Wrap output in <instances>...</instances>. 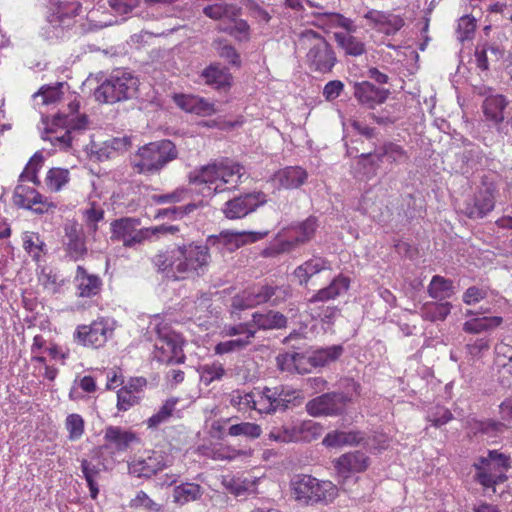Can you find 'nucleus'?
I'll return each mask as SVG.
<instances>
[{"label":"nucleus","mask_w":512,"mask_h":512,"mask_svg":"<svg viewBox=\"0 0 512 512\" xmlns=\"http://www.w3.org/2000/svg\"><path fill=\"white\" fill-rule=\"evenodd\" d=\"M12 200L13 204L21 209H30L29 205L31 203H40L42 201L40 192L23 184H18L15 187Z\"/></svg>","instance_id":"c756f323"},{"label":"nucleus","mask_w":512,"mask_h":512,"mask_svg":"<svg viewBox=\"0 0 512 512\" xmlns=\"http://www.w3.org/2000/svg\"><path fill=\"white\" fill-rule=\"evenodd\" d=\"M292 295V290L289 285H272L271 292V305L278 306L285 302Z\"/></svg>","instance_id":"774afa93"},{"label":"nucleus","mask_w":512,"mask_h":512,"mask_svg":"<svg viewBox=\"0 0 512 512\" xmlns=\"http://www.w3.org/2000/svg\"><path fill=\"white\" fill-rule=\"evenodd\" d=\"M139 79L130 72L114 71L95 90V100L115 104L138 97Z\"/></svg>","instance_id":"7ed1b4c3"},{"label":"nucleus","mask_w":512,"mask_h":512,"mask_svg":"<svg viewBox=\"0 0 512 512\" xmlns=\"http://www.w3.org/2000/svg\"><path fill=\"white\" fill-rule=\"evenodd\" d=\"M104 440L107 442L106 445H114L117 451H125L136 440V435L119 426H108L105 429Z\"/></svg>","instance_id":"393cba45"},{"label":"nucleus","mask_w":512,"mask_h":512,"mask_svg":"<svg viewBox=\"0 0 512 512\" xmlns=\"http://www.w3.org/2000/svg\"><path fill=\"white\" fill-rule=\"evenodd\" d=\"M140 225V219L124 217L111 223V239L124 242V239L133 234Z\"/></svg>","instance_id":"7c9ffc66"},{"label":"nucleus","mask_w":512,"mask_h":512,"mask_svg":"<svg viewBox=\"0 0 512 512\" xmlns=\"http://www.w3.org/2000/svg\"><path fill=\"white\" fill-rule=\"evenodd\" d=\"M130 506L133 508L143 507L149 512H162V506L153 501L144 491H139Z\"/></svg>","instance_id":"bf43d9fd"},{"label":"nucleus","mask_w":512,"mask_h":512,"mask_svg":"<svg viewBox=\"0 0 512 512\" xmlns=\"http://www.w3.org/2000/svg\"><path fill=\"white\" fill-rule=\"evenodd\" d=\"M329 414L338 416L344 414L352 402L351 396L343 392H328Z\"/></svg>","instance_id":"ea45409f"},{"label":"nucleus","mask_w":512,"mask_h":512,"mask_svg":"<svg viewBox=\"0 0 512 512\" xmlns=\"http://www.w3.org/2000/svg\"><path fill=\"white\" fill-rule=\"evenodd\" d=\"M220 178V173L215 169V165L211 162L207 165L201 166L199 169H195L188 175L190 184L202 185V184H213Z\"/></svg>","instance_id":"f704fd0d"},{"label":"nucleus","mask_w":512,"mask_h":512,"mask_svg":"<svg viewBox=\"0 0 512 512\" xmlns=\"http://www.w3.org/2000/svg\"><path fill=\"white\" fill-rule=\"evenodd\" d=\"M233 25L222 29L225 33L239 41H248L250 38V26L244 19L233 18Z\"/></svg>","instance_id":"5fc2aeb1"},{"label":"nucleus","mask_w":512,"mask_h":512,"mask_svg":"<svg viewBox=\"0 0 512 512\" xmlns=\"http://www.w3.org/2000/svg\"><path fill=\"white\" fill-rule=\"evenodd\" d=\"M69 181V170L59 167L49 169L45 178L46 186L52 192L60 191Z\"/></svg>","instance_id":"58836bf2"},{"label":"nucleus","mask_w":512,"mask_h":512,"mask_svg":"<svg viewBox=\"0 0 512 512\" xmlns=\"http://www.w3.org/2000/svg\"><path fill=\"white\" fill-rule=\"evenodd\" d=\"M268 234V231L254 232V231H232L223 230L218 235H209L205 243L208 248L216 247L219 250L226 249L230 252L235 251L247 243H254Z\"/></svg>","instance_id":"9d476101"},{"label":"nucleus","mask_w":512,"mask_h":512,"mask_svg":"<svg viewBox=\"0 0 512 512\" xmlns=\"http://www.w3.org/2000/svg\"><path fill=\"white\" fill-rule=\"evenodd\" d=\"M349 285L350 279L348 277H337L330 283L329 286L322 288L317 293H315L309 299V302H325L330 299H333L336 296L341 295L343 292H346L349 288Z\"/></svg>","instance_id":"cd10ccee"},{"label":"nucleus","mask_w":512,"mask_h":512,"mask_svg":"<svg viewBox=\"0 0 512 512\" xmlns=\"http://www.w3.org/2000/svg\"><path fill=\"white\" fill-rule=\"evenodd\" d=\"M65 85L64 82H57L53 85H43L40 89L33 94V98H37L38 96L42 97V104L50 105L54 104L63 96L62 88Z\"/></svg>","instance_id":"a19ab883"},{"label":"nucleus","mask_w":512,"mask_h":512,"mask_svg":"<svg viewBox=\"0 0 512 512\" xmlns=\"http://www.w3.org/2000/svg\"><path fill=\"white\" fill-rule=\"evenodd\" d=\"M244 174V166L240 163H234L232 166L229 167V169L220 173L219 180H221V185L215 186V188L213 189V194L215 195L218 193H222L226 190H230L229 188L224 187V185L227 184L229 182V178L234 175H236L238 178L236 181V185L234 186L235 188L238 185V183H242V177L244 176Z\"/></svg>","instance_id":"49530a36"},{"label":"nucleus","mask_w":512,"mask_h":512,"mask_svg":"<svg viewBox=\"0 0 512 512\" xmlns=\"http://www.w3.org/2000/svg\"><path fill=\"white\" fill-rule=\"evenodd\" d=\"M307 178V171L300 166H287L274 175V179L285 189H297L306 182Z\"/></svg>","instance_id":"5701e85b"},{"label":"nucleus","mask_w":512,"mask_h":512,"mask_svg":"<svg viewBox=\"0 0 512 512\" xmlns=\"http://www.w3.org/2000/svg\"><path fill=\"white\" fill-rule=\"evenodd\" d=\"M151 261L166 279L182 281L204 276L211 263V254L206 243L183 241L158 251Z\"/></svg>","instance_id":"f257e3e1"},{"label":"nucleus","mask_w":512,"mask_h":512,"mask_svg":"<svg viewBox=\"0 0 512 512\" xmlns=\"http://www.w3.org/2000/svg\"><path fill=\"white\" fill-rule=\"evenodd\" d=\"M322 444L331 449H339L352 444V432L332 431L326 434Z\"/></svg>","instance_id":"8fccbe9b"},{"label":"nucleus","mask_w":512,"mask_h":512,"mask_svg":"<svg viewBox=\"0 0 512 512\" xmlns=\"http://www.w3.org/2000/svg\"><path fill=\"white\" fill-rule=\"evenodd\" d=\"M242 3L252 17L265 23L271 20L269 12L262 8L256 0H243Z\"/></svg>","instance_id":"e2e57ef3"},{"label":"nucleus","mask_w":512,"mask_h":512,"mask_svg":"<svg viewBox=\"0 0 512 512\" xmlns=\"http://www.w3.org/2000/svg\"><path fill=\"white\" fill-rule=\"evenodd\" d=\"M200 379L205 385L211 384L213 381L221 380L225 375L223 365L217 361L210 364L201 365L198 369Z\"/></svg>","instance_id":"c03bdc74"},{"label":"nucleus","mask_w":512,"mask_h":512,"mask_svg":"<svg viewBox=\"0 0 512 512\" xmlns=\"http://www.w3.org/2000/svg\"><path fill=\"white\" fill-rule=\"evenodd\" d=\"M178 150L170 139H160L138 148L133 167L144 175L159 174L170 162L178 158Z\"/></svg>","instance_id":"f03ea898"},{"label":"nucleus","mask_w":512,"mask_h":512,"mask_svg":"<svg viewBox=\"0 0 512 512\" xmlns=\"http://www.w3.org/2000/svg\"><path fill=\"white\" fill-rule=\"evenodd\" d=\"M252 322L261 330L282 329L287 326V317L279 311L254 312Z\"/></svg>","instance_id":"a878e982"},{"label":"nucleus","mask_w":512,"mask_h":512,"mask_svg":"<svg viewBox=\"0 0 512 512\" xmlns=\"http://www.w3.org/2000/svg\"><path fill=\"white\" fill-rule=\"evenodd\" d=\"M272 285L257 284L242 291L232 299V307L236 310H245L261 304H271Z\"/></svg>","instance_id":"2eb2a0df"},{"label":"nucleus","mask_w":512,"mask_h":512,"mask_svg":"<svg viewBox=\"0 0 512 512\" xmlns=\"http://www.w3.org/2000/svg\"><path fill=\"white\" fill-rule=\"evenodd\" d=\"M65 426L68 431V439L76 441L84 434L85 422L79 414H69L66 417Z\"/></svg>","instance_id":"864d4df0"},{"label":"nucleus","mask_w":512,"mask_h":512,"mask_svg":"<svg viewBox=\"0 0 512 512\" xmlns=\"http://www.w3.org/2000/svg\"><path fill=\"white\" fill-rule=\"evenodd\" d=\"M75 282L79 297L91 298L100 293L102 280L98 275L89 274L83 266H77Z\"/></svg>","instance_id":"4be33fe9"},{"label":"nucleus","mask_w":512,"mask_h":512,"mask_svg":"<svg viewBox=\"0 0 512 512\" xmlns=\"http://www.w3.org/2000/svg\"><path fill=\"white\" fill-rule=\"evenodd\" d=\"M452 304L450 302H426L420 309L423 320L430 322L444 321L450 314Z\"/></svg>","instance_id":"c85d7f7f"},{"label":"nucleus","mask_w":512,"mask_h":512,"mask_svg":"<svg viewBox=\"0 0 512 512\" xmlns=\"http://www.w3.org/2000/svg\"><path fill=\"white\" fill-rule=\"evenodd\" d=\"M508 105L509 100L502 94L489 95L482 103V112L485 120L492 123L498 134L502 137L510 135V130L503 126L504 114Z\"/></svg>","instance_id":"4468645a"},{"label":"nucleus","mask_w":512,"mask_h":512,"mask_svg":"<svg viewBox=\"0 0 512 512\" xmlns=\"http://www.w3.org/2000/svg\"><path fill=\"white\" fill-rule=\"evenodd\" d=\"M54 13L61 19L69 21V28L74 24V17L82 12V5L78 1H62L51 7Z\"/></svg>","instance_id":"4c0bfd02"},{"label":"nucleus","mask_w":512,"mask_h":512,"mask_svg":"<svg viewBox=\"0 0 512 512\" xmlns=\"http://www.w3.org/2000/svg\"><path fill=\"white\" fill-rule=\"evenodd\" d=\"M295 430L298 432V441L310 442L322 434L324 427L318 422L307 420L295 426Z\"/></svg>","instance_id":"a18cd8bd"},{"label":"nucleus","mask_w":512,"mask_h":512,"mask_svg":"<svg viewBox=\"0 0 512 512\" xmlns=\"http://www.w3.org/2000/svg\"><path fill=\"white\" fill-rule=\"evenodd\" d=\"M277 368L281 371L304 374L309 372L306 367V356L298 352L280 353L276 356Z\"/></svg>","instance_id":"b1692460"},{"label":"nucleus","mask_w":512,"mask_h":512,"mask_svg":"<svg viewBox=\"0 0 512 512\" xmlns=\"http://www.w3.org/2000/svg\"><path fill=\"white\" fill-rule=\"evenodd\" d=\"M261 432L262 429L260 425L251 422H241L231 425L228 431L231 436H246L251 439L258 438Z\"/></svg>","instance_id":"603ef678"},{"label":"nucleus","mask_w":512,"mask_h":512,"mask_svg":"<svg viewBox=\"0 0 512 512\" xmlns=\"http://www.w3.org/2000/svg\"><path fill=\"white\" fill-rule=\"evenodd\" d=\"M336 479L339 485L344 487L352 476V452H347L333 460Z\"/></svg>","instance_id":"e433bc0d"},{"label":"nucleus","mask_w":512,"mask_h":512,"mask_svg":"<svg viewBox=\"0 0 512 512\" xmlns=\"http://www.w3.org/2000/svg\"><path fill=\"white\" fill-rule=\"evenodd\" d=\"M69 29V21L61 20L54 11L49 8L45 20L40 27V36L48 42H55L64 37Z\"/></svg>","instance_id":"412c9836"},{"label":"nucleus","mask_w":512,"mask_h":512,"mask_svg":"<svg viewBox=\"0 0 512 512\" xmlns=\"http://www.w3.org/2000/svg\"><path fill=\"white\" fill-rule=\"evenodd\" d=\"M427 421L431 422L434 427H441L453 419L451 411L440 405L432 406L427 411Z\"/></svg>","instance_id":"09e8293b"},{"label":"nucleus","mask_w":512,"mask_h":512,"mask_svg":"<svg viewBox=\"0 0 512 512\" xmlns=\"http://www.w3.org/2000/svg\"><path fill=\"white\" fill-rule=\"evenodd\" d=\"M300 39L308 46L306 62L310 70L323 74L331 72L337 58L328 41L312 29L303 31Z\"/></svg>","instance_id":"423d86ee"},{"label":"nucleus","mask_w":512,"mask_h":512,"mask_svg":"<svg viewBox=\"0 0 512 512\" xmlns=\"http://www.w3.org/2000/svg\"><path fill=\"white\" fill-rule=\"evenodd\" d=\"M486 296V289L477 286H471L463 293L462 300L467 305H473L485 299Z\"/></svg>","instance_id":"338daca9"},{"label":"nucleus","mask_w":512,"mask_h":512,"mask_svg":"<svg viewBox=\"0 0 512 512\" xmlns=\"http://www.w3.org/2000/svg\"><path fill=\"white\" fill-rule=\"evenodd\" d=\"M205 84L218 91H228L233 84V76L227 67L218 62L210 63L200 74Z\"/></svg>","instance_id":"f3484780"},{"label":"nucleus","mask_w":512,"mask_h":512,"mask_svg":"<svg viewBox=\"0 0 512 512\" xmlns=\"http://www.w3.org/2000/svg\"><path fill=\"white\" fill-rule=\"evenodd\" d=\"M374 28L381 32L389 33L392 26L391 15L382 11L371 10L364 15Z\"/></svg>","instance_id":"3c124183"},{"label":"nucleus","mask_w":512,"mask_h":512,"mask_svg":"<svg viewBox=\"0 0 512 512\" xmlns=\"http://www.w3.org/2000/svg\"><path fill=\"white\" fill-rule=\"evenodd\" d=\"M510 467L508 456L497 450H490L487 457H481L474 464L476 470L474 479L484 488H494L507 480L506 473Z\"/></svg>","instance_id":"0eeeda50"},{"label":"nucleus","mask_w":512,"mask_h":512,"mask_svg":"<svg viewBox=\"0 0 512 512\" xmlns=\"http://www.w3.org/2000/svg\"><path fill=\"white\" fill-rule=\"evenodd\" d=\"M318 228L319 220L313 215L301 222L291 224L287 229L289 235L280 242V250L282 252H290L294 248L308 243L314 238Z\"/></svg>","instance_id":"ddd939ff"},{"label":"nucleus","mask_w":512,"mask_h":512,"mask_svg":"<svg viewBox=\"0 0 512 512\" xmlns=\"http://www.w3.org/2000/svg\"><path fill=\"white\" fill-rule=\"evenodd\" d=\"M354 96L368 108L382 104L388 97V90L381 89L370 82L364 81L354 85Z\"/></svg>","instance_id":"aec40b11"},{"label":"nucleus","mask_w":512,"mask_h":512,"mask_svg":"<svg viewBox=\"0 0 512 512\" xmlns=\"http://www.w3.org/2000/svg\"><path fill=\"white\" fill-rule=\"evenodd\" d=\"M114 322L109 318H99L90 325H79L74 332V340L84 346L100 348L113 334Z\"/></svg>","instance_id":"1a4fd4ad"},{"label":"nucleus","mask_w":512,"mask_h":512,"mask_svg":"<svg viewBox=\"0 0 512 512\" xmlns=\"http://www.w3.org/2000/svg\"><path fill=\"white\" fill-rule=\"evenodd\" d=\"M390 439L385 434H374L367 438L358 436V433L354 432V447H363L367 450H386L389 447Z\"/></svg>","instance_id":"c9c22d12"},{"label":"nucleus","mask_w":512,"mask_h":512,"mask_svg":"<svg viewBox=\"0 0 512 512\" xmlns=\"http://www.w3.org/2000/svg\"><path fill=\"white\" fill-rule=\"evenodd\" d=\"M202 495V488L196 483H182L175 486L173 490L174 502L184 505L190 501L199 499Z\"/></svg>","instance_id":"72a5a7b5"},{"label":"nucleus","mask_w":512,"mask_h":512,"mask_svg":"<svg viewBox=\"0 0 512 512\" xmlns=\"http://www.w3.org/2000/svg\"><path fill=\"white\" fill-rule=\"evenodd\" d=\"M167 467L165 458L160 453H154L146 459L134 460L129 463V473L138 478H151Z\"/></svg>","instance_id":"a211bd4d"},{"label":"nucleus","mask_w":512,"mask_h":512,"mask_svg":"<svg viewBox=\"0 0 512 512\" xmlns=\"http://www.w3.org/2000/svg\"><path fill=\"white\" fill-rule=\"evenodd\" d=\"M150 340H154V359L167 365L182 364L186 360L183 351L185 340L181 334L164 322L155 324Z\"/></svg>","instance_id":"20e7f679"},{"label":"nucleus","mask_w":512,"mask_h":512,"mask_svg":"<svg viewBox=\"0 0 512 512\" xmlns=\"http://www.w3.org/2000/svg\"><path fill=\"white\" fill-rule=\"evenodd\" d=\"M44 164V156L40 151L34 153V155L30 158L28 163L26 164L24 170L19 175L18 182L22 183L28 179V174L33 173L34 171L38 174L39 170L42 168Z\"/></svg>","instance_id":"052dcab7"},{"label":"nucleus","mask_w":512,"mask_h":512,"mask_svg":"<svg viewBox=\"0 0 512 512\" xmlns=\"http://www.w3.org/2000/svg\"><path fill=\"white\" fill-rule=\"evenodd\" d=\"M505 423L496 420H485L477 424V431L489 437H496L506 430Z\"/></svg>","instance_id":"4d7b16f0"},{"label":"nucleus","mask_w":512,"mask_h":512,"mask_svg":"<svg viewBox=\"0 0 512 512\" xmlns=\"http://www.w3.org/2000/svg\"><path fill=\"white\" fill-rule=\"evenodd\" d=\"M213 46L220 58L226 60L232 66H241L240 54L237 52L234 46L226 43L224 39L215 40Z\"/></svg>","instance_id":"79ce46f5"},{"label":"nucleus","mask_w":512,"mask_h":512,"mask_svg":"<svg viewBox=\"0 0 512 512\" xmlns=\"http://www.w3.org/2000/svg\"><path fill=\"white\" fill-rule=\"evenodd\" d=\"M343 353L341 345H332L329 347L318 348L312 354L306 357V364L312 367H324L331 362L336 361Z\"/></svg>","instance_id":"bb28decb"},{"label":"nucleus","mask_w":512,"mask_h":512,"mask_svg":"<svg viewBox=\"0 0 512 512\" xmlns=\"http://www.w3.org/2000/svg\"><path fill=\"white\" fill-rule=\"evenodd\" d=\"M330 23L336 29L333 35L338 47L343 49L345 54L352 55V20L334 13L330 16Z\"/></svg>","instance_id":"6ab92c4d"},{"label":"nucleus","mask_w":512,"mask_h":512,"mask_svg":"<svg viewBox=\"0 0 512 512\" xmlns=\"http://www.w3.org/2000/svg\"><path fill=\"white\" fill-rule=\"evenodd\" d=\"M428 294L440 301L450 298L454 294L453 281L440 275L433 276L428 286Z\"/></svg>","instance_id":"2f4dec72"},{"label":"nucleus","mask_w":512,"mask_h":512,"mask_svg":"<svg viewBox=\"0 0 512 512\" xmlns=\"http://www.w3.org/2000/svg\"><path fill=\"white\" fill-rule=\"evenodd\" d=\"M267 202V196L262 191L244 193L228 200L222 209L226 218L241 219L254 212L258 207Z\"/></svg>","instance_id":"f8f14e48"},{"label":"nucleus","mask_w":512,"mask_h":512,"mask_svg":"<svg viewBox=\"0 0 512 512\" xmlns=\"http://www.w3.org/2000/svg\"><path fill=\"white\" fill-rule=\"evenodd\" d=\"M177 402L176 398L167 399L159 411L146 421L148 428H157L160 424L166 422L172 416Z\"/></svg>","instance_id":"37998d69"},{"label":"nucleus","mask_w":512,"mask_h":512,"mask_svg":"<svg viewBox=\"0 0 512 512\" xmlns=\"http://www.w3.org/2000/svg\"><path fill=\"white\" fill-rule=\"evenodd\" d=\"M108 3L115 13L125 15L138 7L140 0H108Z\"/></svg>","instance_id":"69168bd1"},{"label":"nucleus","mask_w":512,"mask_h":512,"mask_svg":"<svg viewBox=\"0 0 512 512\" xmlns=\"http://www.w3.org/2000/svg\"><path fill=\"white\" fill-rule=\"evenodd\" d=\"M502 323L503 318L500 316L473 318L463 324V330L467 333L478 334L484 331L495 329Z\"/></svg>","instance_id":"473e14b6"},{"label":"nucleus","mask_w":512,"mask_h":512,"mask_svg":"<svg viewBox=\"0 0 512 512\" xmlns=\"http://www.w3.org/2000/svg\"><path fill=\"white\" fill-rule=\"evenodd\" d=\"M496 192V185L483 179L473 196L463 202L460 212L469 219L486 217L495 208Z\"/></svg>","instance_id":"6e6552de"},{"label":"nucleus","mask_w":512,"mask_h":512,"mask_svg":"<svg viewBox=\"0 0 512 512\" xmlns=\"http://www.w3.org/2000/svg\"><path fill=\"white\" fill-rule=\"evenodd\" d=\"M269 439L283 443L297 442L298 432L295 430V426L276 428L269 433Z\"/></svg>","instance_id":"13d9d810"},{"label":"nucleus","mask_w":512,"mask_h":512,"mask_svg":"<svg viewBox=\"0 0 512 512\" xmlns=\"http://www.w3.org/2000/svg\"><path fill=\"white\" fill-rule=\"evenodd\" d=\"M328 399L329 395L324 393L309 400L305 405L307 413L313 417L330 416Z\"/></svg>","instance_id":"de8ad7c7"},{"label":"nucleus","mask_w":512,"mask_h":512,"mask_svg":"<svg viewBox=\"0 0 512 512\" xmlns=\"http://www.w3.org/2000/svg\"><path fill=\"white\" fill-rule=\"evenodd\" d=\"M106 449H108V445L106 444L95 447L91 451V459L83 458L80 460V468L83 478L89 488L90 497L94 500L97 499L99 494L97 481L100 478L101 473L108 469L103 455V451Z\"/></svg>","instance_id":"9b49d317"},{"label":"nucleus","mask_w":512,"mask_h":512,"mask_svg":"<svg viewBox=\"0 0 512 512\" xmlns=\"http://www.w3.org/2000/svg\"><path fill=\"white\" fill-rule=\"evenodd\" d=\"M248 346V340H242L240 338L219 342L214 347V353L216 355H224L233 352H240Z\"/></svg>","instance_id":"6e6d98bb"},{"label":"nucleus","mask_w":512,"mask_h":512,"mask_svg":"<svg viewBox=\"0 0 512 512\" xmlns=\"http://www.w3.org/2000/svg\"><path fill=\"white\" fill-rule=\"evenodd\" d=\"M495 352L499 360L501 358L508 360L507 363H502V368L504 372L512 374V345L501 342L496 345Z\"/></svg>","instance_id":"0e129e2a"},{"label":"nucleus","mask_w":512,"mask_h":512,"mask_svg":"<svg viewBox=\"0 0 512 512\" xmlns=\"http://www.w3.org/2000/svg\"><path fill=\"white\" fill-rule=\"evenodd\" d=\"M137 403L138 397H136L131 390L122 387L117 392V408L119 411H127Z\"/></svg>","instance_id":"680f3d73"},{"label":"nucleus","mask_w":512,"mask_h":512,"mask_svg":"<svg viewBox=\"0 0 512 512\" xmlns=\"http://www.w3.org/2000/svg\"><path fill=\"white\" fill-rule=\"evenodd\" d=\"M66 240L63 242L66 256L73 261L84 259L88 253L86 238L82 228H79L76 221L64 225Z\"/></svg>","instance_id":"dca6fc26"},{"label":"nucleus","mask_w":512,"mask_h":512,"mask_svg":"<svg viewBox=\"0 0 512 512\" xmlns=\"http://www.w3.org/2000/svg\"><path fill=\"white\" fill-rule=\"evenodd\" d=\"M290 485L295 500L305 505L328 504L338 491L331 481H320L306 474L296 475Z\"/></svg>","instance_id":"39448f33"}]
</instances>
